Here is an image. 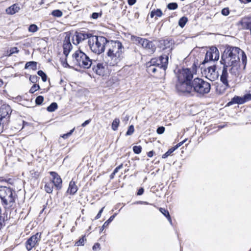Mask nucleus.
<instances>
[{"mask_svg":"<svg viewBox=\"0 0 251 251\" xmlns=\"http://www.w3.org/2000/svg\"><path fill=\"white\" fill-rule=\"evenodd\" d=\"M240 56L245 68L247 64V56L245 52L238 47L226 45L221 54L220 62L223 65L231 67L230 69L231 73H234L235 75H239V71L238 66Z\"/></svg>","mask_w":251,"mask_h":251,"instance_id":"nucleus-1","label":"nucleus"},{"mask_svg":"<svg viewBox=\"0 0 251 251\" xmlns=\"http://www.w3.org/2000/svg\"><path fill=\"white\" fill-rule=\"evenodd\" d=\"M197 72V67L195 63L190 68H182L179 69L176 74L177 81L176 89L177 92L184 95L189 88L193 80L194 74Z\"/></svg>","mask_w":251,"mask_h":251,"instance_id":"nucleus-2","label":"nucleus"},{"mask_svg":"<svg viewBox=\"0 0 251 251\" xmlns=\"http://www.w3.org/2000/svg\"><path fill=\"white\" fill-rule=\"evenodd\" d=\"M106 55L108 63L111 67H121V63L124 58V47L118 40L109 41Z\"/></svg>","mask_w":251,"mask_h":251,"instance_id":"nucleus-3","label":"nucleus"},{"mask_svg":"<svg viewBox=\"0 0 251 251\" xmlns=\"http://www.w3.org/2000/svg\"><path fill=\"white\" fill-rule=\"evenodd\" d=\"M210 83L202 78L197 77L193 79L192 83L184 95L193 96L196 94L198 97H203L210 92Z\"/></svg>","mask_w":251,"mask_h":251,"instance_id":"nucleus-4","label":"nucleus"},{"mask_svg":"<svg viewBox=\"0 0 251 251\" xmlns=\"http://www.w3.org/2000/svg\"><path fill=\"white\" fill-rule=\"evenodd\" d=\"M72 62L74 65L83 69H89L95 63L84 52L80 50H76L72 54Z\"/></svg>","mask_w":251,"mask_h":251,"instance_id":"nucleus-5","label":"nucleus"},{"mask_svg":"<svg viewBox=\"0 0 251 251\" xmlns=\"http://www.w3.org/2000/svg\"><path fill=\"white\" fill-rule=\"evenodd\" d=\"M108 42L107 38L103 36L93 35L88 42L92 51L100 54L104 52L105 45Z\"/></svg>","mask_w":251,"mask_h":251,"instance_id":"nucleus-6","label":"nucleus"},{"mask_svg":"<svg viewBox=\"0 0 251 251\" xmlns=\"http://www.w3.org/2000/svg\"><path fill=\"white\" fill-rule=\"evenodd\" d=\"M12 110L10 106L6 104L0 106V133H2L8 126L10 119Z\"/></svg>","mask_w":251,"mask_h":251,"instance_id":"nucleus-7","label":"nucleus"},{"mask_svg":"<svg viewBox=\"0 0 251 251\" xmlns=\"http://www.w3.org/2000/svg\"><path fill=\"white\" fill-rule=\"evenodd\" d=\"M0 200L3 205H12L15 202V197L13 196V191L5 186L0 187Z\"/></svg>","mask_w":251,"mask_h":251,"instance_id":"nucleus-8","label":"nucleus"},{"mask_svg":"<svg viewBox=\"0 0 251 251\" xmlns=\"http://www.w3.org/2000/svg\"><path fill=\"white\" fill-rule=\"evenodd\" d=\"M131 39L136 44L141 45L150 53L152 54L155 51L156 48L152 41L136 36H132Z\"/></svg>","mask_w":251,"mask_h":251,"instance_id":"nucleus-9","label":"nucleus"},{"mask_svg":"<svg viewBox=\"0 0 251 251\" xmlns=\"http://www.w3.org/2000/svg\"><path fill=\"white\" fill-rule=\"evenodd\" d=\"M169 53L162 54L159 57L152 58L150 63L156 66L160 70H162V74L165 75L167 69L169 61Z\"/></svg>","mask_w":251,"mask_h":251,"instance_id":"nucleus-10","label":"nucleus"},{"mask_svg":"<svg viewBox=\"0 0 251 251\" xmlns=\"http://www.w3.org/2000/svg\"><path fill=\"white\" fill-rule=\"evenodd\" d=\"M109 64L108 63V59L106 62L95 63L93 64L92 70L97 75L102 77L108 76L111 73L108 68Z\"/></svg>","mask_w":251,"mask_h":251,"instance_id":"nucleus-11","label":"nucleus"},{"mask_svg":"<svg viewBox=\"0 0 251 251\" xmlns=\"http://www.w3.org/2000/svg\"><path fill=\"white\" fill-rule=\"evenodd\" d=\"M41 232H37L27 239L25 243V246L27 251H31L39 245L41 240Z\"/></svg>","mask_w":251,"mask_h":251,"instance_id":"nucleus-12","label":"nucleus"},{"mask_svg":"<svg viewBox=\"0 0 251 251\" xmlns=\"http://www.w3.org/2000/svg\"><path fill=\"white\" fill-rule=\"evenodd\" d=\"M49 174L50 176V177H45L48 181H50L51 183L54 186L56 190L59 191L63 187V180L60 176L56 172L50 171Z\"/></svg>","mask_w":251,"mask_h":251,"instance_id":"nucleus-13","label":"nucleus"},{"mask_svg":"<svg viewBox=\"0 0 251 251\" xmlns=\"http://www.w3.org/2000/svg\"><path fill=\"white\" fill-rule=\"evenodd\" d=\"M92 34L83 30L76 31L72 38L73 43L75 45H78L85 40L91 39Z\"/></svg>","mask_w":251,"mask_h":251,"instance_id":"nucleus-14","label":"nucleus"},{"mask_svg":"<svg viewBox=\"0 0 251 251\" xmlns=\"http://www.w3.org/2000/svg\"><path fill=\"white\" fill-rule=\"evenodd\" d=\"M219 55L218 49L215 46H212L207 50L202 64H204L210 61H217L219 58Z\"/></svg>","mask_w":251,"mask_h":251,"instance_id":"nucleus-15","label":"nucleus"},{"mask_svg":"<svg viewBox=\"0 0 251 251\" xmlns=\"http://www.w3.org/2000/svg\"><path fill=\"white\" fill-rule=\"evenodd\" d=\"M157 66L153 65L149 62L147 63V72L154 77L159 78L164 75L162 74V72H160L159 68H157Z\"/></svg>","mask_w":251,"mask_h":251,"instance_id":"nucleus-16","label":"nucleus"},{"mask_svg":"<svg viewBox=\"0 0 251 251\" xmlns=\"http://www.w3.org/2000/svg\"><path fill=\"white\" fill-rule=\"evenodd\" d=\"M63 54L65 56V61L66 62L67 57L73 48V46L70 42V37L69 36H65L63 42Z\"/></svg>","mask_w":251,"mask_h":251,"instance_id":"nucleus-17","label":"nucleus"},{"mask_svg":"<svg viewBox=\"0 0 251 251\" xmlns=\"http://www.w3.org/2000/svg\"><path fill=\"white\" fill-rule=\"evenodd\" d=\"M229 67L230 66H226V65H223L222 73L220 77V80L224 84L226 88L230 87L228 83V73L227 72V68Z\"/></svg>","mask_w":251,"mask_h":251,"instance_id":"nucleus-18","label":"nucleus"},{"mask_svg":"<svg viewBox=\"0 0 251 251\" xmlns=\"http://www.w3.org/2000/svg\"><path fill=\"white\" fill-rule=\"evenodd\" d=\"M161 47L162 48L163 50L169 49L168 52L169 55L172 53L173 50V43L172 40L164 39L160 41Z\"/></svg>","mask_w":251,"mask_h":251,"instance_id":"nucleus-19","label":"nucleus"},{"mask_svg":"<svg viewBox=\"0 0 251 251\" xmlns=\"http://www.w3.org/2000/svg\"><path fill=\"white\" fill-rule=\"evenodd\" d=\"M78 189L76 182L74 180V179H72L69 182L66 193L70 195H74L76 193Z\"/></svg>","mask_w":251,"mask_h":251,"instance_id":"nucleus-20","label":"nucleus"},{"mask_svg":"<svg viewBox=\"0 0 251 251\" xmlns=\"http://www.w3.org/2000/svg\"><path fill=\"white\" fill-rule=\"evenodd\" d=\"M216 70V65H213L208 67L206 77L210 80L214 79L215 78L217 77L218 75Z\"/></svg>","mask_w":251,"mask_h":251,"instance_id":"nucleus-21","label":"nucleus"},{"mask_svg":"<svg viewBox=\"0 0 251 251\" xmlns=\"http://www.w3.org/2000/svg\"><path fill=\"white\" fill-rule=\"evenodd\" d=\"M42 182L44 184V190L49 194H52L54 188V186L50 182L48 181L46 178H44L42 180Z\"/></svg>","mask_w":251,"mask_h":251,"instance_id":"nucleus-22","label":"nucleus"},{"mask_svg":"<svg viewBox=\"0 0 251 251\" xmlns=\"http://www.w3.org/2000/svg\"><path fill=\"white\" fill-rule=\"evenodd\" d=\"M235 103L238 104L244 103L243 97L235 96L233 98L231 99V100L226 104V106H230Z\"/></svg>","mask_w":251,"mask_h":251,"instance_id":"nucleus-23","label":"nucleus"},{"mask_svg":"<svg viewBox=\"0 0 251 251\" xmlns=\"http://www.w3.org/2000/svg\"><path fill=\"white\" fill-rule=\"evenodd\" d=\"M20 9V7L18 4H14L9 6L6 9V12L7 14L13 15L18 12Z\"/></svg>","mask_w":251,"mask_h":251,"instance_id":"nucleus-24","label":"nucleus"},{"mask_svg":"<svg viewBox=\"0 0 251 251\" xmlns=\"http://www.w3.org/2000/svg\"><path fill=\"white\" fill-rule=\"evenodd\" d=\"M158 210L167 219L169 223L172 225V220L169 211L167 209L162 207L158 208Z\"/></svg>","mask_w":251,"mask_h":251,"instance_id":"nucleus-25","label":"nucleus"},{"mask_svg":"<svg viewBox=\"0 0 251 251\" xmlns=\"http://www.w3.org/2000/svg\"><path fill=\"white\" fill-rule=\"evenodd\" d=\"M163 15L162 11L160 9L152 10L150 13V17L152 18L155 16V19H157L158 17H160Z\"/></svg>","mask_w":251,"mask_h":251,"instance_id":"nucleus-26","label":"nucleus"},{"mask_svg":"<svg viewBox=\"0 0 251 251\" xmlns=\"http://www.w3.org/2000/svg\"><path fill=\"white\" fill-rule=\"evenodd\" d=\"M37 63L35 61H29L26 63L25 66V69H27L30 68L32 70L35 71L37 70Z\"/></svg>","mask_w":251,"mask_h":251,"instance_id":"nucleus-27","label":"nucleus"},{"mask_svg":"<svg viewBox=\"0 0 251 251\" xmlns=\"http://www.w3.org/2000/svg\"><path fill=\"white\" fill-rule=\"evenodd\" d=\"M30 173L31 179H33L34 180H37L41 175V172L34 170L31 171Z\"/></svg>","mask_w":251,"mask_h":251,"instance_id":"nucleus-28","label":"nucleus"},{"mask_svg":"<svg viewBox=\"0 0 251 251\" xmlns=\"http://www.w3.org/2000/svg\"><path fill=\"white\" fill-rule=\"evenodd\" d=\"M19 52V50L17 47H12L6 51V56H10L14 53H18Z\"/></svg>","mask_w":251,"mask_h":251,"instance_id":"nucleus-29","label":"nucleus"},{"mask_svg":"<svg viewBox=\"0 0 251 251\" xmlns=\"http://www.w3.org/2000/svg\"><path fill=\"white\" fill-rule=\"evenodd\" d=\"M86 241L85 235L80 237L79 240L75 243V246L76 247L82 246L84 245L85 242Z\"/></svg>","mask_w":251,"mask_h":251,"instance_id":"nucleus-30","label":"nucleus"},{"mask_svg":"<svg viewBox=\"0 0 251 251\" xmlns=\"http://www.w3.org/2000/svg\"><path fill=\"white\" fill-rule=\"evenodd\" d=\"M120 121L119 118H115L112 123L111 128L114 131L118 129Z\"/></svg>","mask_w":251,"mask_h":251,"instance_id":"nucleus-31","label":"nucleus"},{"mask_svg":"<svg viewBox=\"0 0 251 251\" xmlns=\"http://www.w3.org/2000/svg\"><path fill=\"white\" fill-rule=\"evenodd\" d=\"M58 104L56 102L51 103L47 108V110L48 112H52L56 110L58 108Z\"/></svg>","mask_w":251,"mask_h":251,"instance_id":"nucleus-32","label":"nucleus"},{"mask_svg":"<svg viewBox=\"0 0 251 251\" xmlns=\"http://www.w3.org/2000/svg\"><path fill=\"white\" fill-rule=\"evenodd\" d=\"M188 22V19L187 17L183 16L181 17L178 21V25L182 28H183Z\"/></svg>","mask_w":251,"mask_h":251,"instance_id":"nucleus-33","label":"nucleus"},{"mask_svg":"<svg viewBox=\"0 0 251 251\" xmlns=\"http://www.w3.org/2000/svg\"><path fill=\"white\" fill-rule=\"evenodd\" d=\"M119 75H116L112 76L109 80L108 82L110 84L112 85L115 83H118L120 79L118 77Z\"/></svg>","mask_w":251,"mask_h":251,"instance_id":"nucleus-34","label":"nucleus"},{"mask_svg":"<svg viewBox=\"0 0 251 251\" xmlns=\"http://www.w3.org/2000/svg\"><path fill=\"white\" fill-rule=\"evenodd\" d=\"M29 79L31 83L36 84L40 78L36 75H30Z\"/></svg>","mask_w":251,"mask_h":251,"instance_id":"nucleus-35","label":"nucleus"},{"mask_svg":"<svg viewBox=\"0 0 251 251\" xmlns=\"http://www.w3.org/2000/svg\"><path fill=\"white\" fill-rule=\"evenodd\" d=\"M40 88V87L38 84H34L30 88L29 92L31 94H33L36 91L38 90Z\"/></svg>","mask_w":251,"mask_h":251,"instance_id":"nucleus-36","label":"nucleus"},{"mask_svg":"<svg viewBox=\"0 0 251 251\" xmlns=\"http://www.w3.org/2000/svg\"><path fill=\"white\" fill-rule=\"evenodd\" d=\"M51 15L55 17H61L63 15V13L61 10L56 9L51 12Z\"/></svg>","mask_w":251,"mask_h":251,"instance_id":"nucleus-37","label":"nucleus"},{"mask_svg":"<svg viewBox=\"0 0 251 251\" xmlns=\"http://www.w3.org/2000/svg\"><path fill=\"white\" fill-rule=\"evenodd\" d=\"M37 74L40 76L42 78V80L43 82H46L47 80V75L42 70H39L37 72Z\"/></svg>","mask_w":251,"mask_h":251,"instance_id":"nucleus-38","label":"nucleus"},{"mask_svg":"<svg viewBox=\"0 0 251 251\" xmlns=\"http://www.w3.org/2000/svg\"><path fill=\"white\" fill-rule=\"evenodd\" d=\"M114 218V216H111L106 221H105L101 226L100 230L102 231L105 227H107L109 224L113 220Z\"/></svg>","mask_w":251,"mask_h":251,"instance_id":"nucleus-39","label":"nucleus"},{"mask_svg":"<svg viewBox=\"0 0 251 251\" xmlns=\"http://www.w3.org/2000/svg\"><path fill=\"white\" fill-rule=\"evenodd\" d=\"M102 12L100 10L99 12H94L90 16V18L93 19H97L99 17H100L102 16Z\"/></svg>","mask_w":251,"mask_h":251,"instance_id":"nucleus-40","label":"nucleus"},{"mask_svg":"<svg viewBox=\"0 0 251 251\" xmlns=\"http://www.w3.org/2000/svg\"><path fill=\"white\" fill-rule=\"evenodd\" d=\"M38 29L39 28L36 25L32 24L29 25L28 30L29 32L34 33L36 32L38 30Z\"/></svg>","mask_w":251,"mask_h":251,"instance_id":"nucleus-41","label":"nucleus"},{"mask_svg":"<svg viewBox=\"0 0 251 251\" xmlns=\"http://www.w3.org/2000/svg\"><path fill=\"white\" fill-rule=\"evenodd\" d=\"M142 148L141 146H134L133 147V151L135 154H139L141 152Z\"/></svg>","mask_w":251,"mask_h":251,"instance_id":"nucleus-42","label":"nucleus"},{"mask_svg":"<svg viewBox=\"0 0 251 251\" xmlns=\"http://www.w3.org/2000/svg\"><path fill=\"white\" fill-rule=\"evenodd\" d=\"M44 97L42 96H38L35 99L36 104L38 105L42 104L44 101Z\"/></svg>","mask_w":251,"mask_h":251,"instance_id":"nucleus-43","label":"nucleus"},{"mask_svg":"<svg viewBox=\"0 0 251 251\" xmlns=\"http://www.w3.org/2000/svg\"><path fill=\"white\" fill-rule=\"evenodd\" d=\"M134 132V127L133 125H130L126 131V136L132 135Z\"/></svg>","mask_w":251,"mask_h":251,"instance_id":"nucleus-44","label":"nucleus"},{"mask_svg":"<svg viewBox=\"0 0 251 251\" xmlns=\"http://www.w3.org/2000/svg\"><path fill=\"white\" fill-rule=\"evenodd\" d=\"M178 7L177 4L176 2L170 3L168 4L167 7L170 10L176 9Z\"/></svg>","mask_w":251,"mask_h":251,"instance_id":"nucleus-45","label":"nucleus"},{"mask_svg":"<svg viewBox=\"0 0 251 251\" xmlns=\"http://www.w3.org/2000/svg\"><path fill=\"white\" fill-rule=\"evenodd\" d=\"M174 151V150L172 148L168 150V151L165 152L164 154H163L162 156V158H166L168 156H169L172 153H173Z\"/></svg>","mask_w":251,"mask_h":251,"instance_id":"nucleus-46","label":"nucleus"},{"mask_svg":"<svg viewBox=\"0 0 251 251\" xmlns=\"http://www.w3.org/2000/svg\"><path fill=\"white\" fill-rule=\"evenodd\" d=\"M75 128L74 127L73 129L71 130L69 132L61 135V137L65 139L68 138L73 133V132L75 130Z\"/></svg>","mask_w":251,"mask_h":251,"instance_id":"nucleus-47","label":"nucleus"},{"mask_svg":"<svg viewBox=\"0 0 251 251\" xmlns=\"http://www.w3.org/2000/svg\"><path fill=\"white\" fill-rule=\"evenodd\" d=\"M243 99H244V103H245L248 101L251 100V93H249V94H247L243 96Z\"/></svg>","mask_w":251,"mask_h":251,"instance_id":"nucleus-48","label":"nucleus"},{"mask_svg":"<svg viewBox=\"0 0 251 251\" xmlns=\"http://www.w3.org/2000/svg\"><path fill=\"white\" fill-rule=\"evenodd\" d=\"M187 139H185L184 140H183L182 141L178 143V144H177L176 145H175V146H174L173 147H172L173 149L174 150V151L177 149L178 148H179V147H180L181 145H182L186 141Z\"/></svg>","mask_w":251,"mask_h":251,"instance_id":"nucleus-49","label":"nucleus"},{"mask_svg":"<svg viewBox=\"0 0 251 251\" xmlns=\"http://www.w3.org/2000/svg\"><path fill=\"white\" fill-rule=\"evenodd\" d=\"M221 13L224 16H227L229 14V8L227 7L223 8L222 10Z\"/></svg>","mask_w":251,"mask_h":251,"instance_id":"nucleus-50","label":"nucleus"},{"mask_svg":"<svg viewBox=\"0 0 251 251\" xmlns=\"http://www.w3.org/2000/svg\"><path fill=\"white\" fill-rule=\"evenodd\" d=\"M165 130V127L162 126L157 128L156 132L158 134H161L164 132Z\"/></svg>","mask_w":251,"mask_h":251,"instance_id":"nucleus-51","label":"nucleus"},{"mask_svg":"<svg viewBox=\"0 0 251 251\" xmlns=\"http://www.w3.org/2000/svg\"><path fill=\"white\" fill-rule=\"evenodd\" d=\"M104 208V207H103L100 211L99 212H98V213L97 214V215H96V216L95 217V219L94 220H97V219H99V218H100L101 216V213L102 212H103V210Z\"/></svg>","mask_w":251,"mask_h":251,"instance_id":"nucleus-52","label":"nucleus"},{"mask_svg":"<svg viewBox=\"0 0 251 251\" xmlns=\"http://www.w3.org/2000/svg\"><path fill=\"white\" fill-rule=\"evenodd\" d=\"M100 249V244L99 243H95L93 246V250Z\"/></svg>","mask_w":251,"mask_h":251,"instance_id":"nucleus-53","label":"nucleus"},{"mask_svg":"<svg viewBox=\"0 0 251 251\" xmlns=\"http://www.w3.org/2000/svg\"><path fill=\"white\" fill-rule=\"evenodd\" d=\"M144 192V189L143 188H140L137 193V195L140 196L142 195Z\"/></svg>","mask_w":251,"mask_h":251,"instance_id":"nucleus-54","label":"nucleus"},{"mask_svg":"<svg viewBox=\"0 0 251 251\" xmlns=\"http://www.w3.org/2000/svg\"><path fill=\"white\" fill-rule=\"evenodd\" d=\"M91 121V119L85 121L84 123H83L81 124V126L85 127L86 125H88L90 123Z\"/></svg>","mask_w":251,"mask_h":251,"instance_id":"nucleus-55","label":"nucleus"},{"mask_svg":"<svg viewBox=\"0 0 251 251\" xmlns=\"http://www.w3.org/2000/svg\"><path fill=\"white\" fill-rule=\"evenodd\" d=\"M155 152L153 151H151L147 152V156L149 157H152L154 154Z\"/></svg>","mask_w":251,"mask_h":251,"instance_id":"nucleus-56","label":"nucleus"},{"mask_svg":"<svg viewBox=\"0 0 251 251\" xmlns=\"http://www.w3.org/2000/svg\"><path fill=\"white\" fill-rule=\"evenodd\" d=\"M135 203L140 204H146V205L149 204V203L147 201H137L135 202Z\"/></svg>","mask_w":251,"mask_h":251,"instance_id":"nucleus-57","label":"nucleus"},{"mask_svg":"<svg viewBox=\"0 0 251 251\" xmlns=\"http://www.w3.org/2000/svg\"><path fill=\"white\" fill-rule=\"evenodd\" d=\"M136 1H127L128 4L130 6L133 5Z\"/></svg>","mask_w":251,"mask_h":251,"instance_id":"nucleus-58","label":"nucleus"},{"mask_svg":"<svg viewBox=\"0 0 251 251\" xmlns=\"http://www.w3.org/2000/svg\"><path fill=\"white\" fill-rule=\"evenodd\" d=\"M115 174H115V173H114V172H113V173H112L111 174V175H110V179H113V178L114 177V176H115Z\"/></svg>","mask_w":251,"mask_h":251,"instance_id":"nucleus-59","label":"nucleus"},{"mask_svg":"<svg viewBox=\"0 0 251 251\" xmlns=\"http://www.w3.org/2000/svg\"><path fill=\"white\" fill-rule=\"evenodd\" d=\"M2 181H4L6 182H8L9 183H11L10 181H11V178H8L7 179H4V180H2Z\"/></svg>","mask_w":251,"mask_h":251,"instance_id":"nucleus-60","label":"nucleus"},{"mask_svg":"<svg viewBox=\"0 0 251 251\" xmlns=\"http://www.w3.org/2000/svg\"><path fill=\"white\" fill-rule=\"evenodd\" d=\"M119 169L117 168V167L114 169L113 172L114 173H115L116 174L118 171H119Z\"/></svg>","mask_w":251,"mask_h":251,"instance_id":"nucleus-61","label":"nucleus"},{"mask_svg":"<svg viewBox=\"0 0 251 251\" xmlns=\"http://www.w3.org/2000/svg\"><path fill=\"white\" fill-rule=\"evenodd\" d=\"M123 164L122 163L120 165H119L118 166H117V168L120 170L123 168Z\"/></svg>","mask_w":251,"mask_h":251,"instance_id":"nucleus-62","label":"nucleus"},{"mask_svg":"<svg viewBox=\"0 0 251 251\" xmlns=\"http://www.w3.org/2000/svg\"><path fill=\"white\" fill-rule=\"evenodd\" d=\"M3 84V82L2 79H0V87H2Z\"/></svg>","mask_w":251,"mask_h":251,"instance_id":"nucleus-63","label":"nucleus"},{"mask_svg":"<svg viewBox=\"0 0 251 251\" xmlns=\"http://www.w3.org/2000/svg\"><path fill=\"white\" fill-rule=\"evenodd\" d=\"M241 1L243 2L244 3H247L249 2H251V1L248 0V1Z\"/></svg>","mask_w":251,"mask_h":251,"instance_id":"nucleus-64","label":"nucleus"}]
</instances>
